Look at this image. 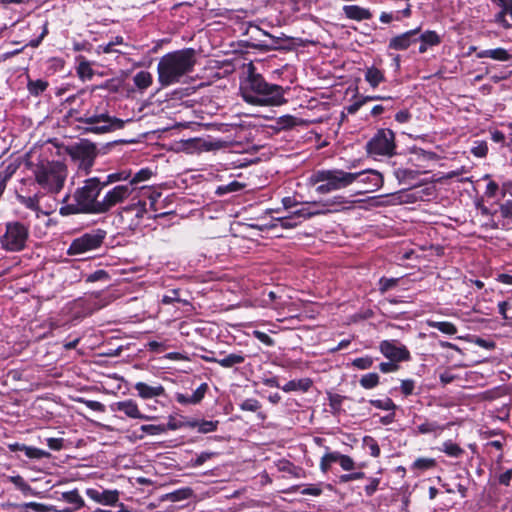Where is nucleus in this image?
Masks as SVG:
<instances>
[{
    "mask_svg": "<svg viewBox=\"0 0 512 512\" xmlns=\"http://www.w3.org/2000/svg\"><path fill=\"white\" fill-rule=\"evenodd\" d=\"M130 177H131V171L124 170V171L112 173L107 176V179L102 183V185L105 186L109 183H113L116 181L127 180ZM100 184H101V181H100V179H98V186H100ZM100 189L101 188L98 187V193L100 192Z\"/></svg>",
    "mask_w": 512,
    "mask_h": 512,
    "instance_id": "obj_50",
    "label": "nucleus"
},
{
    "mask_svg": "<svg viewBox=\"0 0 512 512\" xmlns=\"http://www.w3.org/2000/svg\"><path fill=\"white\" fill-rule=\"evenodd\" d=\"M125 122L107 114H98V134L116 131L124 127Z\"/></svg>",
    "mask_w": 512,
    "mask_h": 512,
    "instance_id": "obj_21",
    "label": "nucleus"
},
{
    "mask_svg": "<svg viewBox=\"0 0 512 512\" xmlns=\"http://www.w3.org/2000/svg\"><path fill=\"white\" fill-rule=\"evenodd\" d=\"M157 173V169L153 170L149 167L142 168L134 174L130 182L127 183L130 187H134V193L139 191L141 186H138L141 182L149 180L153 175Z\"/></svg>",
    "mask_w": 512,
    "mask_h": 512,
    "instance_id": "obj_29",
    "label": "nucleus"
},
{
    "mask_svg": "<svg viewBox=\"0 0 512 512\" xmlns=\"http://www.w3.org/2000/svg\"><path fill=\"white\" fill-rule=\"evenodd\" d=\"M418 42L420 45L418 47L419 54H424L428 51L429 48L439 46L442 43V36L439 35L435 30H425L420 31L417 35Z\"/></svg>",
    "mask_w": 512,
    "mask_h": 512,
    "instance_id": "obj_18",
    "label": "nucleus"
},
{
    "mask_svg": "<svg viewBox=\"0 0 512 512\" xmlns=\"http://www.w3.org/2000/svg\"><path fill=\"white\" fill-rule=\"evenodd\" d=\"M124 85V76H117L105 81L98 82V90H106L109 93L119 92Z\"/></svg>",
    "mask_w": 512,
    "mask_h": 512,
    "instance_id": "obj_31",
    "label": "nucleus"
},
{
    "mask_svg": "<svg viewBox=\"0 0 512 512\" xmlns=\"http://www.w3.org/2000/svg\"><path fill=\"white\" fill-rule=\"evenodd\" d=\"M343 14L347 19L361 22L369 20L373 14L369 8L361 7L359 5H345L342 8Z\"/></svg>",
    "mask_w": 512,
    "mask_h": 512,
    "instance_id": "obj_23",
    "label": "nucleus"
},
{
    "mask_svg": "<svg viewBox=\"0 0 512 512\" xmlns=\"http://www.w3.org/2000/svg\"><path fill=\"white\" fill-rule=\"evenodd\" d=\"M506 443V437L504 435H501V438H498V439H495V440H490L488 441L485 445H484V448L486 450V452L490 453L491 452V448H494L496 449L497 451H500V454L498 456V459L500 460L502 458V450H503V447Z\"/></svg>",
    "mask_w": 512,
    "mask_h": 512,
    "instance_id": "obj_53",
    "label": "nucleus"
},
{
    "mask_svg": "<svg viewBox=\"0 0 512 512\" xmlns=\"http://www.w3.org/2000/svg\"><path fill=\"white\" fill-rule=\"evenodd\" d=\"M20 202L25 205L27 208L32 209L36 212H38L39 209V202H40V195L36 194L33 197H24L19 196Z\"/></svg>",
    "mask_w": 512,
    "mask_h": 512,
    "instance_id": "obj_60",
    "label": "nucleus"
},
{
    "mask_svg": "<svg viewBox=\"0 0 512 512\" xmlns=\"http://www.w3.org/2000/svg\"><path fill=\"white\" fill-rule=\"evenodd\" d=\"M72 160H93L96 156V145L87 139H80L78 143L67 148Z\"/></svg>",
    "mask_w": 512,
    "mask_h": 512,
    "instance_id": "obj_13",
    "label": "nucleus"
},
{
    "mask_svg": "<svg viewBox=\"0 0 512 512\" xmlns=\"http://www.w3.org/2000/svg\"><path fill=\"white\" fill-rule=\"evenodd\" d=\"M19 449L21 451H23L25 453V455L29 458H34V459H41L43 457H46L48 456V453L41 450V449H38V448H34V447H29V446H25V445H21L19 447Z\"/></svg>",
    "mask_w": 512,
    "mask_h": 512,
    "instance_id": "obj_57",
    "label": "nucleus"
},
{
    "mask_svg": "<svg viewBox=\"0 0 512 512\" xmlns=\"http://www.w3.org/2000/svg\"><path fill=\"white\" fill-rule=\"evenodd\" d=\"M422 172L419 169L414 168H397L394 171V175L400 184L406 185L407 187H415L420 183L419 176Z\"/></svg>",
    "mask_w": 512,
    "mask_h": 512,
    "instance_id": "obj_19",
    "label": "nucleus"
},
{
    "mask_svg": "<svg viewBox=\"0 0 512 512\" xmlns=\"http://www.w3.org/2000/svg\"><path fill=\"white\" fill-rule=\"evenodd\" d=\"M245 187H246L245 183H242V182L234 180V181H232V182H230L228 184L218 186L216 188L215 193L218 196H223V195L228 194V193L241 191Z\"/></svg>",
    "mask_w": 512,
    "mask_h": 512,
    "instance_id": "obj_39",
    "label": "nucleus"
},
{
    "mask_svg": "<svg viewBox=\"0 0 512 512\" xmlns=\"http://www.w3.org/2000/svg\"><path fill=\"white\" fill-rule=\"evenodd\" d=\"M209 387L207 383H202L200 386L191 394L176 393V401L182 405L199 404L205 397Z\"/></svg>",
    "mask_w": 512,
    "mask_h": 512,
    "instance_id": "obj_22",
    "label": "nucleus"
},
{
    "mask_svg": "<svg viewBox=\"0 0 512 512\" xmlns=\"http://www.w3.org/2000/svg\"><path fill=\"white\" fill-rule=\"evenodd\" d=\"M437 466L434 458H417L411 465L412 470L426 471Z\"/></svg>",
    "mask_w": 512,
    "mask_h": 512,
    "instance_id": "obj_45",
    "label": "nucleus"
},
{
    "mask_svg": "<svg viewBox=\"0 0 512 512\" xmlns=\"http://www.w3.org/2000/svg\"><path fill=\"white\" fill-rule=\"evenodd\" d=\"M122 383L121 377L98 372V392L115 395L122 389Z\"/></svg>",
    "mask_w": 512,
    "mask_h": 512,
    "instance_id": "obj_15",
    "label": "nucleus"
},
{
    "mask_svg": "<svg viewBox=\"0 0 512 512\" xmlns=\"http://www.w3.org/2000/svg\"><path fill=\"white\" fill-rule=\"evenodd\" d=\"M134 389L137 391L138 396L145 400L167 396L166 390L161 384L149 385L139 381L134 384Z\"/></svg>",
    "mask_w": 512,
    "mask_h": 512,
    "instance_id": "obj_17",
    "label": "nucleus"
},
{
    "mask_svg": "<svg viewBox=\"0 0 512 512\" xmlns=\"http://www.w3.org/2000/svg\"><path fill=\"white\" fill-rule=\"evenodd\" d=\"M303 220L304 219H302V216L298 215V210L294 211L289 216L278 219L280 226L285 229L294 228L301 224Z\"/></svg>",
    "mask_w": 512,
    "mask_h": 512,
    "instance_id": "obj_42",
    "label": "nucleus"
},
{
    "mask_svg": "<svg viewBox=\"0 0 512 512\" xmlns=\"http://www.w3.org/2000/svg\"><path fill=\"white\" fill-rule=\"evenodd\" d=\"M380 383V377L377 373H367L362 375L359 380V384L364 389H373Z\"/></svg>",
    "mask_w": 512,
    "mask_h": 512,
    "instance_id": "obj_43",
    "label": "nucleus"
},
{
    "mask_svg": "<svg viewBox=\"0 0 512 512\" xmlns=\"http://www.w3.org/2000/svg\"><path fill=\"white\" fill-rule=\"evenodd\" d=\"M180 291L178 289L169 290L166 294L162 296L161 302L165 305H170L175 302H180Z\"/></svg>",
    "mask_w": 512,
    "mask_h": 512,
    "instance_id": "obj_63",
    "label": "nucleus"
},
{
    "mask_svg": "<svg viewBox=\"0 0 512 512\" xmlns=\"http://www.w3.org/2000/svg\"><path fill=\"white\" fill-rule=\"evenodd\" d=\"M96 248V235L84 234L71 243L68 254L79 255Z\"/></svg>",
    "mask_w": 512,
    "mask_h": 512,
    "instance_id": "obj_16",
    "label": "nucleus"
},
{
    "mask_svg": "<svg viewBox=\"0 0 512 512\" xmlns=\"http://www.w3.org/2000/svg\"><path fill=\"white\" fill-rule=\"evenodd\" d=\"M346 203H349V201L344 196L337 195L323 201L322 206H325L326 208L337 209L336 207L342 206Z\"/></svg>",
    "mask_w": 512,
    "mask_h": 512,
    "instance_id": "obj_62",
    "label": "nucleus"
},
{
    "mask_svg": "<svg viewBox=\"0 0 512 512\" xmlns=\"http://www.w3.org/2000/svg\"><path fill=\"white\" fill-rule=\"evenodd\" d=\"M467 173H468V170H466L465 167L462 166L460 169L452 170V171H449V172L443 174L442 176H440V179L443 180V179L457 178L458 181H460V182L471 181L470 177L465 176V174H467Z\"/></svg>",
    "mask_w": 512,
    "mask_h": 512,
    "instance_id": "obj_48",
    "label": "nucleus"
},
{
    "mask_svg": "<svg viewBox=\"0 0 512 512\" xmlns=\"http://www.w3.org/2000/svg\"><path fill=\"white\" fill-rule=\"evenodd\" d=\"M193 496V489L190 487H183L172 492L166 493L161 496V501L179 502L187 500Z\"/></svg>",
    "mask_w": 512,
    "mask_h": 512,
    "instance_id": "obj_30",
    "label": "nucleus"
},
{
    "mask_svg": "<svg viewBox=\"0 0 512 512\" xmlns=\"http://www.w3.org/2000/svg\"><path fill=\"white\" fill-rule=\"evenodd\" d=\"M122 351V345L120 344H98V357L104 356H117Z\"/></svg>",
    "mask_w": 512,
    "mask_h": 512,
    "instance_id": "obj_40",
    "label": "nucleus"
},
{
    "mask_svg": "<svg viewBox=\"0 0 512 512\" xmlns=\"http://www.w3.org/2000/svg\"><path fill=\"white\" fill-rule=\"evenodd\" d=\"M345 399L346 396L337 393H328L330 412L333 415H339L343 411L342 404Z\"/></svg>",
    "mask_w": 512,
    "mask_h": 512,
    "instance_id": "obj_38",
    "label": "nucleus"
},
{
    "mask_svg": "<svg viewBox=\"0 0 512 512\" xmlns=\"http://www.w3.org/2000/svg\"><path fill=\"white\" fill-rule=\"evenodd\" d=\"M161 197V193L156 191L150 186H141L139 191L135 193V196L132 197V201L137 199V202H133L131 205L126 207L127 211H136L135 216L138 218H142L144 213L147 212V206L149 205V209L153 211H158L157 202Z\"/></svg>",
    "mask_w": 512,
    "mask_h": 512,
    "instance_id": "obj_6",
    "label": "nucleus"
},
{
    "mask_svg": "<svg viewBox=\"0 0 512 512\" xmlns=\"http://www.w3.org/2000/svg\"><path fill=\"white\" fill-rule=\"evenodd\" d=\"M354 183L357 182L364 186V193L377 191L383 186L384 178L381 172L375 169H352Z\"/></svg>",
    "mask_w": 512,
    "mask_h": 512,
    "instance_id": "obj_9",
    "label": "nucleus"
},
{
    "mask_svg": "<svg viewBox=\"0 0 512 512\" xmlns=\"http://www.w3.org/2000/svg\"><path fill=\"white\" fill-rule=\"evenodd\" d=\"M355 168L356 165L353 163L347 171L342 169L318 170L312 174L311 181L314 184L321 183L316 187V192L320 194L340 190L354 183L352 169Z\"/></svg>",
    "mask_w": 512,
    "mask_h": 512,
    "instance_id": "obj_3",
    "label": "nucleus"
},
{
    "mask_svg": "<svg viewBox=\"0 0 512 512\" xmlns=\"http://www.w3.org/2000/svg\"><path fill=\"white\" fill-rule=\"evenodd\" d=\"M61 499L70 504L75 505L76 508L81 507L82 503H83V501H82L81 497L79 496V494L77 493V491L64 492L61 495Z\"/></svg>",
    "mask_w": 512,
    "mask_h": 512,
    "instance_id": "obj_59",
    "label": "nucleus"
},
{
    "mask_svg": "<svg viewBox=\"0 0 512 512\" xmlns=\"http://www.w3.org/2000/svg\"><path fill=\"white\" fill-rule=\"evenodd\" d=\"M75 201L81 207L84 213L96 211V179L91 178L85 182V185L79 188L74 195Z\"/></svg>",
    "mask_w": 512,
    "mask_h": 512,
    "instance_id": "obj_10",
    "label": "nucleus"
},
{
    "mask_svg": "<svg viewBox=\"0 0 512 512\" xmlns=\"http://www.w3.org/2000/svg\"><path fill=\"white\" fill-rule=\"evenodd\" d=\"M441 451L444 452L447 456L453 458H459L465 453L464 449L460 445L452 442L451 440L445 441L443 443Z\"/></svg>",
    "mask_w": 512,
    "mask_h": 512,
    "instance_id": "obj_41",
    "label": "nucleus"
},
{
    "mask_svg": "<svg viewBox=\"0 0 512 512\" xmlns=\"http://www.w3.org/2000/svg\"><path fill=\"white\" fill-rule=\"evenodd\" d=\"M20 509L24 512H50L51 508L45 504L38 502H28L23 503L20 506Z\"/></svg>",
    "mask_w": 512,
    "mask_h": 512,
    "instance_id": "obj_51",
    "label": "nucleus"
},
{
    "mask_svg": "<svg viewBox=\"0 0 512 512\" xmlns=\"http://www.w3.org/2000/svg\"><path fill=\"white\" fill-rule=\"evenodd\" d=\"M490 58L497 61H509L512 58V55L508 52L507 49L498 47L495 49H490Z\"/></svg>",
    "mask_w": 512,
    "mask_h": 512,
    "instance_id": "obj_56",
    "label": "nucleus"
},
{
    "mask_svg": "<svg viewBox=\"0 0 512 512\" xmlns=\"http://www.w3.org/2000/svg\"><path fill=\"white\" fill-rule=\"evenodd\" d=\"M219 355L222 357L219 359L218 364L221 367L226 368V369L234 368L239 365H242L246 361V357H247V355L244 354L242 351H238V352H234V353H230V354H225L224 352H220Z\"/></svg>",
    "mask_w": 512,
    "mask_h": 512,
    "instance_id": "obj_24",
    "label": "nucleus"
},
{
    "mask_svg": "<svg viewBox=\"0 0 512 512\" xmlns=\"http://www.w3.org/2000/svg\"><path fill=\"white\" fill-rule=\"evenodd\" d=\"M218 420H191L188 421V428H197L198 432L206 434L217 430Z\"/></svg>",
    "mask_w": 512,
    "mask_h": 512,
    "instance_id": "obj_32",
    "label": "nucleus"
},
{
    "mask_svg": "<svg viewBox=\"0 0 512 512\" xmlns=\"http://www.w3.org/2000/svg\"><path fill=\"white\" fill-rule=\"evenodd\" d=\"M373 363L374 359L371 356H364L355 358L352 361V366L360 370H366L370 369L373 366Z\"/></svg>",
    "mask_w": 512,
    "mask_h": 512,
    "instance_id": "obj_58",
    "label": "nucleus"
},
{
    "mask_svg": "<svg viewBox=\"0 0 512 512\" xmlns=\"http://www.w3.org/2000/svg\"><path fill=\"white\" fill-rule=\"evenodd\" d=\"M398 282V278H387L383 276L379 279L378 290L380 291L381 294H384L387 291L391 290L392 288L396 287L398 285Z\"/></svg>",
    "mask_w": 512,
    "mask_h": 512,
    "instance_id": "obj_52",
    "label": "nucleus"
},
{
    "mask_svg": "<svg viewBox=\"0 0 512 512\" xmlns=\"http://www.w3.org/2000/svg\"><path fill=\"white\" fill-rule=\"evenodd\" d=\"M488 146L485 141H475L471 148V153L477 158H483L487 155Z\"/></svg>",
    "mask_w": 512,
    "mask_h": 512,
    "instance_id": "obj_61",
    "label": "nucleus"
},
{
    "mask_svg": "<svg viewBox=\"0 0 512 512\" xmlns=\"http://www.w3.org/2000/svg\"><path fill=\"white\" fill-rule=\"evenodd\" d=\"M427 325L431 328H435L446 335H454L457 333V327L449 321H433L428 320Z\"/></svg>",
    "mask_w": 512,
    "mask_h": 512,
    "instance_id": "obj_35",
    "label": "nucleus"
},
{
    "mask_svg": "<svg viewBox=\"0 0 512 512\" xmlns=\"http://www.w3.org/2000/svg\"><path fill=\"white\" fill-rule=\"evenodd\" d=\"M379 351L385 358L394 362L401 363L411 360L409 349L397 339L381 341Z\"/></svg>",
    "mask_w": 512,
    "mask_h": 512,
    "instance_id": "obj_8",
    "label": "nucleus"
},
{
    "mask_svg": "<svg viewBox=\"0 0 512 512\" xmlns=\"http://www.w3.org/2000/svg\"><path fill=\"white\" fill-rule=\"evenodd\" d=\"M395 149V133L388 128L379 129L366 144V150L370 155L392 157Z\"/></svg>",
    "mask_w": 512,
    "mask_h": 512,
    "instance_id": "obj_5",
    "label": "nucleus"
},
{
    "mask_svg": "<svg viewBox=\"0 0 512 512\" xmlns=\"http://www.w3.org/2000/svg\"><path fill=\"white\" fill-rule=\"evenodd\" d=\"M250 29H254L257 34L269 37L272 40V43L268 44L265 41H261L259 38L256 37L255 40L259 41V43L253 44V47L264 50V51H270V50L278 48L279 40H280L279 38L268 34L267 32L263 31L256 25L250 26Z\"/></svg>",
    "mask_w": 512,
    "mask_h": 512,
    "instance_id": "obj_28",
    "label": "nucleus"
},
{
    "mask_svg": "<svg viewBox=\"0 0 512 512\" xmlns=\"http://www.w3.org/2000/svg\"><path fill=\"white\" fill-rule=\"evenodd\" d=\"M117 297L118 294H115V290L111 288L98 292V310L107 306Z\"/></svg>",
    "mask_w": 512,
    "mask_h": 512,
    "instance_id": "obj_46",
    "label": "nucleus"
},
{
    "mask_svg": "<svg viewBox=\"0 0 512 512\" xmlns=\"http://www.w3.org/2000/svg\"><path fill=\"white\" fill-rule=\"evenodd\" d=\"M238 406L242 411L257 413V418L262 422L265 421L267 418L266 413L260 411V409L262 408L261 402L255 398L244 399L238 404Z\"/></svg>",
    "mask_w": 512,
    "mask_h": 512,
    "instance_id": "obj_27",
    "label": "nucleus"
},
{
    "mask_svg": "<svg viewBox=\"0 0 512 512\" xmlns=\"http://www.w3.org/2000/svg\"><path fill=\"white\" fill-rule=\"evenodd\" d=\"M28 235V228L22 223H8L1 238L2 247L8 251H20L25 247Z\"/></svg>",
    "mask_w": 512,
    "mask_h": 512,
    "instance_id": "obj_7",
    "label": "nucleus"
},
{
    "mask_svg": "<svg viewBox=\"0 0 512 512\" xmlns=\"http://www.w3.org/2000/svg\"><path fill=\"white\" fill-rule=\"evenodd\" d=\"M499 213L504 219L502 227L505 229H512V200L500 204Z\"/></svg>",
    "mask_w": 512,
    "mask_h": 512,
    "instance_id": "obj_36",
    "label": "nucleus"
},
{
    "mask_svg": "<svg viewBox=\"0 0 512 512\" xmlns=\"http://www.w3.org/2000/svg\"><path fill=\"white\" fill-rule=\"evenodd\" d=\"M289 90L277 84L268 83L261 74L254 72L250 64L248 77L241 83L240 92L243 100L256 106H280L287 100L285 92Z\"/></svg>",
    "mask_w": 512,
    "mask_h": 512,
    "instance_id": "obj_1",
    "label": "nucleus"
},
{
    "mask_svg": "<svg viewBox=\"0 0 512 512\" xmlns=\"http://www.w3.org/2000/svg\"><path fill=\"white\" fill-rule=\"evenodd\" d=\"M48 82L42 79L29 80L27 89L33 96H39L48 88Z\"/></svg>",
    "mask_w": 512,
    "mask_h": 512,
    "instance_id": "obj_44",
    "label": "nucleus"
},
{
    "mask_svg": "<svg viewBox=\"0 0 512 512\" xmlns=\"http://www.w3.org/2000/svg\"><path fill=\"white\" fill-rule=\"evenodd\" d=\"M98 504L115 507L119 505V491L118 490H103L98 492Z\"/></svg>",
    "mask_w": 512,
    "mask_h": 512,
    "instance_id": "obj_33",
    "label": "nucleus"
},
{
    "mask_svg": "<svg viewBox=\"0 0 512 512\" xmlns=\"http://www.w3.org/2000/svg\"><path fill=\"white\" fill-rule=\"evenodd\" d=\"M323 205V201H314L302 206L298 209V215L302 216V219H309L318 215H325L327 213L338 211V209L326 208Z\"/></svg>",
    "mask_w": 512,
    "mask_h": 512,
    "instance_id": "obj_20",
    "label": "nucleus"
},
{
    "mask_svg": "<svg viewBox=\"0 0 512 512\" xmlns=\"http://www.w3.org/2000/svg\"><path fill=\"white\" fill-rule=\"evenodd\" d=\"M133 81L138 90L144 91L152 85L153 77L149 71L141 70L134 75Z\"/></svg>",
    "mask_w": 512,
    "mask_h": 512,
    "instance_id": "obj_34",
    "label": "nucleus"
},
{
    "mask_svg": "<svg viewBox=\"0 0 512 512\" xmlns=\"http://www.w3.org/2000/svg\"><path fill=\"white\" fill-rule=\"evenodd\" d=\"M438 430H443V428L434 421H425L424 423L417 426V432L419 434H430Z\"/></svg>",
    "mask_w": 512,
    "mask_h": 512,
    "instance_id": "obj_54",
    "label": "nucleus"
},
{
    "mask_svg": "<svg viewBox=\"0 0 512 512\" xmlns=\"http://www.w3.org/2000/svg\"><path fill=\"white\" fill-rule=\"evenodd\" d=\"M111 409L113 411L122 412L125 414V416L132 419H141L146 421L153 419L150 416L142 414L141 411L139 410L137 403L132 399L113 403L111 405Z\"/></svg>",
    "mask_w": 512,
    "mask_h": 512,
    "instance_id": "obj_14",
    "label": "nucleus"
},
{
    "mask_svg": "<svg viewBox=\"0 0 512 512\" xmlns=\"http://www.w3.org/2000/svg\"><path fill=\"white\" fill-rule=\"evenodd\" d=\"M369 403L373 407L381 410L395 411L397 409V405L389 397H386L385 399H371Z\"/></svg>",
    "mask_w": 512,
    "mask_h": 512,
    "instance_id": "obj_47",
    "label": "nucleus"
},
{
    "mask_svg": "<svg viewBox=\"0 0 512 512\" xmlns=\"http://www.w3.org/2000/svg\"><path fill=\"white\" fill-rule=\"evenodd\" d=\"M183 427H188V421H184L175 416H169L167 424H164V433L168 430H177Z\"/></svg>",
    "mask_w": 512,
    "mask_h": 512,
    "instance_id": "obj_55",
    "label": "nucleus"
},
{
    "mask_svg": "<svg viewBox=\"0 0 512 512\" xmlns=\"http://www.w3.org/2000/svg\"><path fill=\"white\" fill-rule=\"evenodd\" d=\"M313 386V381L310 378H301L294 379L288 381L285 385L281 387V389L286 392L300 391V392H308L309 389Z\"/></svg>",
    "mask_w": 512,
    "mask_h": 512,
    "instance_id": "obj_25",
    "label": "nucleus"
},
{
    "mask_svg": "<svg viewBox=\"0 0 512 512\" xmlns=\"http://www.w3.org/2000/svg\"><path fill=\"white\" fill-rule=\"evenodd\" d=\"M76 59L78 61L77 74L79 78L82 80L92 79L94 71L90 63L83 56H79Z\"/></svg>",
    "mask_w": 512,
    "mask_h": 512,
    "instance_id": "obj_37",
    "label": "nucleus"
},
{
    "mask_svg": "<svg viewBox=\"0 0 512 512\" xmlns=\"http://www.w3.org/2000/svg\"><path fill=\"white\" fill-rule=\"evenodd\" d=\"M329 458L332 461H337L343 470L351 471L355 467L354 460L348 455H343L338 452L337 457L331 456Z\"/></svg>",
    "mask_w": 512,
    "mask_h": 512,
    "instance_id": "obj_49",
    "label": "nucleus"
},
{
    "mask_svg": "<svg viewBox=\"0 0 512 512\" xmlns=\"http://www.w3.org/2000/svg\"><path fill=\"white\" fill-rule=\"evenodd\" d=\"M135 188L127 184L117 185L106 193L103 200L98 201V214L110 210L134 193Z\"/></svg>",
    "mask_w": 512,
    "mask_h": 512,
    "instance_id": "obj_11",
    "label": "nucleus"
},
{
    "mask_svg": "<svg viewBox=\"0 0 512 512\" xmlns=\"http://www.w3.org/2000/svg\"><path fill=\"white\" fill-rule=\"evenodd\" d=\"M416 382L413 379H404L401 381L400 390L401 393L408 397L414 393Z\"/></svg>",
    "mask_w": 512,
    "mask_h": 512,
    "instance_id": "obj_64",
    "label": "nucleus"
},
{
    "mask_svg": "<svg viewBox=\"0 0 512 512\" xmlns=\"http://www.w3.org/2000/svg\"><path fill=\"white\" fill-rule=\"evenodd\" d=\"M364 78L365 81L368 82L373 89L377 88L381 83L386 81L384 71L375 66H371L366 69Z\"/></svg>",
    "mask_w": 512,
    "mask_h": 512,
    "instance_id": "obj_26",
    "label": "nucleus"
},
{
    "mask_svg": "<svg viewBox=\"0 0 512 512\" xmlns=\"http://www.w3.org/2000/svg\"><path fill=\"white\" fill-rule=\"evenodd\" d=\"M34 174L36 182L44 190L58 193L64 186L67 169L63 162H38Z\"/></svg>",
    "mask_w": 512,
    "mask_h": 512,
    "instance_id": "obj_4",
    "label": "nucleus"
},
{
    "mask_svg": "<svg viewBox=\"0 0 512 512\" xmlns=\"http://www.w3.org/2000/svg\"><path fill=\"white\" fill-rule=\"evenodd\" d=\"M421 31V26L407 30L390 38L388 49L394 51H406L412 45L418 42L417 35Z\"/></svg>",
    "mask_w": 512,
    "mask_h": 512,
    "instance_id": "obj_12",
    "label": "nucleus"
},
{
    "mask_svg": "<svg viewBox=\"0 0 512 512\" xmlns=\"http://www.w3.org/2000/svg\"><path fill=\"white\" fill-rule=\"evenodd\" d=\"M196 64V50L184 48L163 55L157 65L158 82L162 87L178 83L191 73Z\"/></svg>",
    "mask_w": 512,
    "mask_h": 512,
    "instance_id": "obj_2",
    "label": "nucleus"
}]
</instances>
